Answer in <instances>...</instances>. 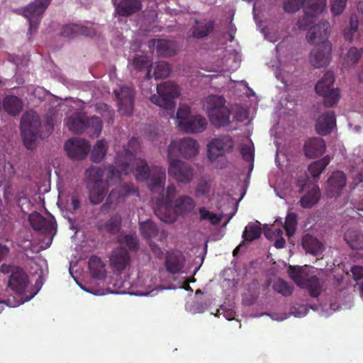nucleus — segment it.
Segmentation results:
<instances>
[{
    "label": "nucleus",
    "mask_w": 363,
    "mask_h": 363,
    "mask_svg": "<svg viewBox=\"0 0 363 363\" xmlns=\"http://www.w3.org/2000/svg\"><path fill=\"white\" fill-rule=\"evenodd\" d=\"M140 149V143L135 137L131 138L123 147L122 152H117L115 164L121 167L125 174L133 173L137 180L146 181L152 192H157L163 187L166 181L165 169L159 166L150 167L146 161L135 158Z\"/></svg>",
    "instance_id": "nucleus-1"
},
{
    "label": "nucleus",
    "mask_w": 363,
    "mask_h": 363,
    "mask_svg": "<svg viewBox=\"0 0 363 363\" xmlns=\"http://www.w3.org/2000/svg\"><path fill=\"white\" fill-rule=\"evenodd\" d=\"M330 25L327 21H321L313 25L308 30L306 38L309 43L318 44L311 52L309 62L315 68L327 66L331 60L332 44L328 40Z\"/></svg>",
    "instance_id": "nucleus-2"
},
{
    "label": "nucleus",
    "mask_w": 363,
    "mask_h": 363,
    "mask_svg": "<svg viewBox=\"0 0 363 363\" xmlns=\"http://www.w3.org/2000/svg\"><path fill=\"white\" fill-rule=\"evenodd\" d=\"M0 272L9 275L7 288L18 295V299L13 303L9 298L6 301L10 307H16L30 301L39 291V289H32L29 276L21 267L2 264L0 266Z\"/></svg>",
    "instance_id": "nucleus-3"
},
{
    "label": "nucleus",
    "mask_w": 363,
    "mask_h": 363,
    "mask_svg": "<svg viewBox=\"0 0 363 363\" xmlns=\"http://www.w3.org/2000/svg\"><path fill=\"white\" fill-rule=\"evenodd\" d=\"M326 6V0H284L283 9L285 12L294 13L303 7L304 16L298 20V28L307 30L313 26L316 16L321 13Z\"/></svg>",
    "instance_id": "nucleus-4"
},
{
    "label": "nucleus",
    "mask_w": 363,
    "mask_h": 363,
    "mask_svg": "<svg viewBox=\"0 0 363 363\" xmlns=\"http://www.w3.org/2000/svg\"><path fill=\"white\" fill-rule=\"evenodd\" d=\"M65 125L74 134L86 131L91 138L98 137L102 130V121L99 117H87L84 114H74L67 117Z\"/></svg>",
    "instance_id": "nucleus-5"
},
{
    "label": "nucleus",
    "mask_w": 363,
    "mask_h": 363,
    "mask_svg": "<svg viewBox=\"0 0 363 363\" xmlns=\"http://www.w3.org/2000/svg\"><path fill=\"white\" fill-rule=\"evenodd\" d=\"M225 103V99L220 96L211 95L206 98V112L211 123L216 127H225L230 122V111Z\"/></svg>",
    "instance_id": "nucleus-6"
},
{
    "label": "nucleus",
    "mask_w": 363,
    "mask_h": 363,
    "mask_svg": "<svg viewBox=\"0 0 363 363\" xmlns=\"http://www.w3.org/2000/svg\"><path fill=\"white\" fill-rule=\"evenodd\" d=\"M289 277L296 284L306 288L311 297H318L323 289V281L315 275L308 276L301 267L289 266L288 269Z\"/></svg>",
    "instance_id": "nucleus-7"
},
{
    "label": "nucleus",
    "mask_w": 363,
    "mask_h": 363,
    "mask_svg": "<svg viewBox=\"0 0 363 363\" xmlns=\"http://www.w3.org/2000/svg\"><path fill=\"white\" fill-rule=\"evenodd\" d=\"M41 122L39 116L34 113H26L21 120V130L23 143L26 148L33 150L37 139L40 137Z\"/></svg>",
    "instance_id": "nucleus-8"
},
{
    "label": "nucleus",
    "mask_w": 363,
    "mask_h": 363,
    "mask_svg": "<svg viewBox=\"0 0 363 363\" xmlns=\"http://www.w3.org/2000/svg\"><path fill=\"white\" fill-rule=\"evenodd\" d=\"M180 94L179 86L172 81L165 82L157 86V94L150 97L154 104L167 110H172L175 107L174 99Z\"/></svg>",
    "instance_id": "nucleus-9"
},
{
    "label": "nucleus",
    "mask_w": 363,
    "mask_h": 363,
    "mask_svg": "<svg viewBox=\"0 0 363 363\" xmlns=\"http://www.w3.org/2000/svg\"><path fill=\"white\" fill-rule=\"evenodd\" d=\"M52 0H35L24 8L18 9L14 12L25 17L29 23L28 33L35 32L40 23L43 14Z\"/></svg>",
    "instance_id": "nucleus-10"
},
{
    "label": "nucleus",
    "mask_w": 363,
    "mask_h": 363,
    "mask_svg": "<svg viewBox=\"0 0 363 363\" xmlns=\"http://www.w3.org/2000/svg\"><path fill=\"white\" fill-rule=\"evenodd\" d=\"M334 82L333 72L327 71L315 86L317 94L323 98L324 106L328 108L336 105L340 98L339 89L332 88Z\"/></svg>",
    "instance_id": "nucleus-11"
},
{
    "label": "nucleus",
    "mask_w": 363,
    "mask_h": 363,
    "mask_svg": "<svg viewBox=\"0 0 363 363\" xmlns=\"http://www.w3.org/2000/svg\"><path fill=\"white\" fill-rule=\"evenodd\" d=\"M168 162V174L177 182L187 184L193 181L195 172L191 164L169 157Z\"/></svg>",
    "instance_id": "nucleus-12"
},
{
    "label": "nucleus",
    "mask_w": 363,
    "mask_h": 363,
    "mask_svg": "<svg viewBox=\"0 0 363 363\" xmlns=\"http://www.w3.org/2000/svg\"><path fill=\"white\" fill-rule=\"evenodd\" d=\"M199 144L196 140L184 138L178 143L172 141L167 147L169 157H174L179 155L186 159H190L198 154Z\"/></svg>",
    "instance_id": "nucleus-13"
},
{
    "label": "nucleus",
    "mask_w": 363,
    "mask_h": 363,
    "mask_svg": "<svg viewBox=\"0 0 363 363\" xmlns=\"http://www.w3.org/2000/svg\"><path fill=\"white\" fill-rule=\"evenodd\" d=\"M234 145V140L229 135H223L213 139L207 146L209 160L214 161L219 157L230 152L233 150Z\"/></svg>",
    "instance_id": "nucleus-14"
},
{
    "label": "nucleus",
    "mask_w": 363,
    "mask_h": 363,
    "mask_svg": "<svg viewBox=\"0 0 363 363\" xmlns=\"http://www.w3.org/2000/svg\"><path fill=\"white\" fill-rule=\"evenodd\" d=\"M114 93L120 113L124 116H130L134 106L135 92L133 89L122 86L119 90H114Z\"/></svg>",
    "instance_id": "nucleus-15"
},
{
    "label": "nucleus",
    "mask_w": 363,
    "mask_h": 363,
    "mask_svg": "<svg viewBox=\"0 0 363 363\" xmlns=\"http://www.w3.org/2000/svg\"><path fill=\"white\" fill-rule=\"evenodd\" d=\"M69 157L73 160H82L90 150V144L85 139L73 138L66 141L65 146Z\"/></svg>",
    "instance_id": "nucleus-16"
},
{
    "label": "nucleus",
    "mask_w": 363,
    "mask_h": 363,
    "mask_svg": "<svg viewBox=\"0 0 363 363\" xmlns=\"http://www.w3.org/2000/svg\"><path fill=\"white\" fill-rule=\"evenodd\" d=\"M336 128V118L333 111L320 114L315 120V130L321 136L330 135Z\"/></svg>",
    "instance_id": "nucleus-17"
},
{
    "label": "nucleus",
    "mask_w": 363,
    "mask_h": 363,
    "mask_svg": "<svg viewBox=\"0 0 363 363\" xmlns=\"http://www.w3.org/2000/svg\"><path fill=\"white\" fill-rule=\"evenodd\" d=\"M109 262L113 270L121 272L130 263V255L128 250L121 246L116 247L111 252Z\"/></svg>",
    "instance_id": "nucleus-18"
},
{
    "label": "nucleus",
    "mask_w": 363,
    "mask_h": 363,
    "mask_svg": "<svg viewBox=\"0 0 363 363\" xmlns=\"http://www.w3.org/2000/svg\"><path fill=\"white\" fill-rule=\"evenodd\" d=\"M28 221L36 231H41L43 233H52L56 230L55 220L52 219H46L40 213L35 211L31 213L28 216Z\"/></svg>",
    "instance_id": "nucleus-19"
},
{
    "label": "nucleus",
    "mask_w": 363,
    "mask_h": 363,
    "mask_svg": "<svg viewBox=\"0 0 363 363\" xmlns=\"http://www.w3.org/2000/svg\"><path fill=\"white\" fill-rule=\"evenodd\" d=\"M346 185V176L343 172H334L328 180L327 196L330 198L339 196Z\"/></svg>",
    "instance_id": "nucleus-20"
},
{
    "label": "nucleus",
    "mask_w": 363,
    "mask_h": 363,
    "mask_svg": "<svg viewBox=\"0 0 363 363\" xmlns=\"http://www.w3.org/2000/svg\"><path fill=\"white\" fill-rule=\"evenodd\" d=\"M185 262V257L181 252L172 251L167 253L164 266L169 273L179 274L184 268Z\"/></svg>",
    "instance_id": "nucleus-21"
},
{
    "label": "nucleus",
    "mask_w": 363,
    "mask_h": 363,
    "mask_svg": "<svg viewBox=\"0 0 363 363\" xmlns=\"http://www.w3.org/2000/svg\"><path fill=\"white\" fill-rule=\"evenodd\" d=\"M325 147V142L323 138L315 137L305 142L303 150L307 157L315 158L324 153Z\"/></svg>",
    "instance_id": "nucleus-22"
},
{
    "label": "nucleus",
    "mask_w": 363,
    "mask_h": 363,
    "mask_svg": "<svg viewBox=\"0 0 363 363\" xmlns=\"http://www.w3.org/2000/svg\"><path fill=\"white\" fill-rule=\"evenodd\" d=\"M108 190V185L105 181H97L91 184L89 194L90 202L98 205L104 200Z\"/></svg>",
    "instance_id": "nucleus-23"
},
{
    "label": "nucleus",
    "mask_w": 363,
    "mask_h": 363,
    "mask_svg": "<svg viewBox=\"0 0 363 363\" xmlns=\"http://www.w3.org/2000/svg\"><path fill=\"white\" fill-rule=\"evenodd\" d=\"M301 245L306 253L314 256L321 255L324 250L323 244L310 234H306L303 236Z\"/></svg>",
    "instance_id": "nucleus-24"
},
{
    "label": "nucleus",
    "mask_w": 363,
    "mask_h": 363,
    "mask_svg": "<svg viewBox=\"0 0 363 363\" xmlns=\"http://www.w3.org/2000/svg\"><path fill=\"white\" fill-rule=\"evenodd\" d=\"M170 71V65L167 62L160 61L148 67L145 77L148 79L152 77L155 79L165 78L169 76Z\"/></svg>",
    "instance_id": "nucleus-25"
},
{
    "label": "nucleus",
    "mask_w": 363,
    "mask_h": 363,
    "mask_svg": "<svg viewBox=\"0 0 363 363\" xmlns=\"http://www.w3.org/2000/svg\"><path fill=\"white\" fill-rule=\"evenodd\" d=\"M156 46L157 54L163 57H171L177 54L178 46L174 41L164 39L152 40Z\"/></svg>",
    "instance_id": "nucleus-26"
},
{
    "label": "nucleus",
    "mask_w": 363,
    "mask_h": 363,
    "mask_svg": "<svg viewBox=\"0 0 363 363\" xmlns=\"http://www.w3.org/2000/svg\"><path fill=\"white\" fill-rule=\"evenodd\" d=\"M118 13L122 16H128L142 9V0H122L116 5V1L113 0Z\"/></svg>",
    "instance_id": "nucleus-27"
},
{
    "label": "nucleus",
    "mask_w": 363,
    "mask_h": 363,
    "mask_svg": "<svg viewBox=\"0 0 363 363\" xmlns=\"http://www.w3.org/2000/svg\"><path fill=\"white\" fill-rule=\"evenodd\" d=\"M207 125L206 119L201 116H191L181 127L186 133H201Z\"/></svg>",
    "instance_id": "nucleus-28"
},
{
    "label": "nucleus",
    "mask_w": 363,
    "mask_h": 363,
    "mask_svg": "<svg viewBox=\"0 0 363 363\" xmlns=\"http://www.w3.org/2000/svg\"><path fill=\"white\" fill-rule=\"evenodd\" d=\"M94 30L77 24L65 26L61 31V35L65 38H73L79 35L91 36L94 35Z\"/></svg>",
    "instance_id": "nucleus-29"
},
{
    "label": "nucleus",
    "mask_w": 363,
    "mask_h": 363,
    "mask_svg": "<svg viewBox=\"0 0 363 363\" xmlns=\"http://www.w3.org/2000/svg\"><path fill=\"white\" fill-rule=\"evenodd\" d=\"M155 213L158 218L164 223H172L177 219L174 205L169 206L167 203H156Z\"/></svg>",
    "instance_id": "nucleus-30"
},
{
    "label": "nucleus",
    "mask_w": 363,
    "mask_h": 363,
    "mask_svg": "<svg viewBox=\"0 0 363 363\" xmlns=\"http://www.w3.org/2000/svg\"><path fill=\"white\" fill-rule=\"evenodd\" d=\"M4 110L11 116L18 115L23 109L22 101L17 96L9 95L2 101Z\"/></svg>",
    "instance_id": "nucleus-31"
},
{
    "label": "nucleus",
    "mask_w": 363,
    "mask_h": 363,
    "mask_svg": "<svg viewBox=\"0 0 363 363\" xmlns=\"http://www.w3.org/2000/svg\"><path fill=\"white\" fill-rule=\"evenodd\" d=\"M88 265L91 277L97 279H103L106 277L105 265L100 257L96 255L91 256Z\"/></svg>",
    "instance_id": "nucleus-32"
},
{
    "label": "nucleus",
    "mask_w": 363,
    "mask_h": 363,
    "mask_svg": "<svg viewBox=\"0 0 363 363\" xmlns=\"http://www.w3.org/2000/svg\"><path fill=\"white\" fill-rule=\"evenodd\" d=\"M121 225L122 217L120 214L116 213L103 224L98 225V229L99 231H104L110 235H116L119 233Z\"/></svg>",
    "instance_id": "nucleus-33"
},
{
    "label": "nucleus",
    "mask_w": 363,
    "mask_h": 363,
    "mask_svg": "<svg viewBox=\"0 0 363 363\" xmlns=\"http://www.w3.org/2000/svg\"><path fill=\"white\" fill-rule=\"evenodd\" d=\"M320 190L318 185H313L306 194L303 196L299 202L301 206L304 208H311L315 206L320 199Z\"/></svg>",
    "instance_id": "nucleus-34"
},
{
    "label": "nucleus",
    "mask_w": 363,
    "mask_h": 363,
    "mask_svg": "<svg viewBox=\"0 0 363 363\" xmlns=\"http://www.w3.org/2000/svg\"><path fill=\"white\" fill-rule=\"evenodd\" d=\"M343 36L349 42L359 40V20L356 15L350 16V25L343 30Z\"/></svg>",
    "instance_id": "nucleus-35"
},
{
    "label": "nucleus",
    "mask_w": 363,
    "mask_h": 363,
    "mask_svg": "<svg viewBox=\"0 0 363 363\" xmlns=\"http://www.w3.org/2000/svg\"><path fill=\"white\" fill-rule=\"evenodd\" d=\"M195 23L191 30L192 31V37L197 39H201L208 36L214 29V23L212 21L203 23L196 20Z\"/></svg>",
    "instance_id": "nucleus-36"
},
{
    "label": "nucleus",
    "mask_w": 363,
    "mask_h": 363,
    "mask_svg": "<svg viewBox=\"0 0 363 363\" xmlns=\"http://www.w3.org/2000/svg\"><path fill=\"white\" fill-rule=\"evenodd\" d=\"M139 230L143 238L147 241L155 238L159 233L157 225L152 220L139 222Z\"/></svg>",
    "instance_id": "nucleus-37"
},
{
    "label": "nucleus",
    "mask_w": 363,
    "mask_h": 363,
    "mask_svg": "<svg viewBox=\"0 0 363 363\" xmlns=\"http://www.w3.org/2000/svg\"><path fill=\"white\" fill-rule=\"evenodd\" d=\"M196 206L194 200L189 196H179L174 203V207L182 214L191 212Z\"/></svg>",
    "instance_id": "nucleus-38"
},
{
    "label": "nucleus",
    "mask_w": 363,
    "mask_h": 363,
    "mask_svg": "<svg viewBox=\"0 0 363 363\" xmlns=\"http://www.w3.org/2000/svg\"><path fill=\"white\" fill-rule=\"evenodd\" d=\"M261 234L260 223L258 221L256 223L250 222L245 227L242 237L244 242H252L259 238Z\"/></svg>",
    "instance_id": "nucleus-39"
},
{
    "label": "nucleus",
    "mask_w": 363,
    "mask_h": 363,
    "mask_svg": "<svg viewBox=\"0 0 363 363\" xmlns=\"http://www.w3.org/2000/svg\"><path fill=\"white\" fill-rule=\"evenodd\" d=\"M107 150V142L105 140H98L91 152V160L95 163L100 162L106 155Z\"/></svg>",
    "instance_id": "nucleus-40"
},
{
    "label": "nucleus",
    "mask_w": 363,
    "mask_h": 363,
    "mask_svg": "<svg viewBox=\"0 0 363 363\" xmlns=\"http://www.w3.org/2000/svg\"><path fill=\"white\" fill-rule=\"evenodd\" d=\"M330 162L329 155L323 157L322 159L313 162L308 166V172L313 178H318L323 171L326 168Z\"/></svg>",
    "instance_id": "nucleus-41"
},
{
    "label": "nucleus",
    "mask_w": 363,
    "mask_h": 363,
    "mask_svg": "<svg viewBox=\"0 0 363 363\" xmlns=\"http://www.w3.org/2000/svg\"><path fill=\"white\" fill-rule=\"evenodd\" d=\"M345 240L353 250L363 249V235L357 231H347Z\"/></svg>",
    "instance_id": "nucleus-42"
},
{
    "label": "nucleus",
    "mask_w": 363,
    "mask_h": 363,
    "mask_svg": "<svg viewBox=\"0 0 363 363\" xmlns=\"http://www.w3.org/2000/svg\"><path fill=\"white\" fill-rule=\"evenodd\" d=\"M84 196L77 191L70 194L67 199L66 206L67 210L71 213H75L82 207Z\"/></svg>",
    "instance_id": "nucleus-43"
},
{
    "label": "nucleus",
    "mask_w": 363,
    "mask_h": 363,
    "mask_svg": "<svg viewBox=\"0 0 363 363\" xmlns=\"http://www.w3.org/2000/svg\"><path fill=\"white\" fill-rule=\"evenodd\" d=\"M298 224V216L296 213H288L284 222V229L286 234L289 238L292 237L296 230Z\"/></svg>",
    "instance_id": "nucleus-44"
},
{
    "label": "nucleus",
    "mask_w": 363,
    "mask_h": 363,
    "mask_svg": "<svg viewBox=\"0 0 363 363\" xmlns=\"http://www.w3.org/2000/svg\"><path fill=\"white\" fill-rule=\"evenodd\" d=\"M121 201V199L117 195L116 190L113 189L108 194L105 203L101 206V211L103 213H107L111 209H114Z\"/></svg>",
    "instance_id": "nucleus-45"
},
{
    "label": "nucleus",
    "mask_w": 363,
    "mask_h": 363,
    "mask_svg": "<svg viewBox=\"0 0 363 363\" xmlns=\"http://www.w3.org/2000/svg\"><path fill=\"white\" fill-rule=\"evenodd\" d=\"M272 287L276 292L284 296H291L294 291V287L281 279H279L274 281Z\"/></svg>",
    "instance_id": "nucleus-46"
},
{
    "label": "nucleus",
    "mask_w": 363,
    "mask_h": 363,
    "mask_svg": "<svg viewBox=\"0 0 363 363\" xmlns=\"http://www.w3.org/2000/svg\"><path fill=\"white\" fill-rule=\"evenodd\" d=\"M177 194V188L174 184L169 185L160 199L157 200V203H167L169 206H172L174 202L173 199Z\"/></svg>",
    "instance_id": "nucleus-47"
},
{
    "label": "nucleus",
    "mask_w": 363,
    "mask_h": 363,
    "mask_svg": "<svg viewBox=\"0 0 363 363\" xmlns=\"http://www.w3.org/2000/svg\"><path fill=\"white\" fill-rule=\"evenodd\" d=\"M362 54V48H357L354 46L351 47L346 55L345 61L347 64H350L351 65L354 66L359 62Z\"/></svg>",
    "instance_id": "nucleus-48"
},
{
    "label": "nucleus",
    "mask_w": 363,
    "mask_h": 363,
    "mask_svg": "<svg viewBox=\"0 0 363 363\" xmlns=\"http://www.w3.org/2000/svg\"><path fill=\"white\" fill-rule=\"evenodd\" d=\"M115 190L116 191L117 195L118 197H120L121 201L123 200L125 197L132 194H138V191L135 189V186L132 183L123 184Z\"/></svg>",
    "instance_id": "nucleus-49"
},
{
    "label": "nucleus",
    "mask_w": 363,
    "mask_h": 363,
    "mask_svg": "<svg viewBox=\"0 0 363 363\" xmlns=\"http://www.w3.org/2000/svg\"><path fill=\"white\" fill-rule=\"evenodd\" d=\"M118 242L121 244H125L130 250L137 251L139 248L138 240L136 236L133 235H125L118 238Z\"/></svg>",
    "instance_id": "nucleus-50"
},
{
    "label": "nucleus",
    "mask_w": 363,
    "mask_h": 363,
    "mask_svg": "<svg viewBox=\"0 0 363 363\" xmlns=\"http://www.w3.org/2000/svg\"><path fill=\"white\" fill-rule=\"evenodd\" d=\"M191 116L190 107L187 105H180L177 112L178 125L181 128Z\"/></svg>",
    "instance_id": "nucleus-51"
},
{
    "label": "nucleus",
    "mask_w": 363,
    "mask_h": 363,
    "mask_svg": "<svg viewBox=\"0 0 363 363\" xmlns=\"http://www.w3.org/2000/svg\"><path fill=\"white\" fill-rule=\"evenodd\" d=\"M86 175L90 182L94 184V182H96L97 181H104L103 177L104 175V171L101 168L91 167L86 169Z\"/></svg>",
    "instance_id": "nucleus-52"
},
{
    "label": "nucleus",
    "mask_w": 363,
    "mask_h": 363,
    "mask_svg": "<svg viewBox=\"0 0 363 363\" xmlns=\"http://www.w3.org/2000/svg\"><path fill=\"white\" fill-rule=\"evenodd\" d=\"M210 191V183L206 179H201L196 188L195 195L196 196H203L208 197L209 196Z\"/></svg>",
    "instance_id": "nucleus-53"
},
{
    "label": "nucleus",
    "mask_w": 363,
    "mask_h": 363,
    "mask_svg": "<svg viewBox=\"0 0 363 363\" xmlns=\"http://www.w3.org/2000/svg\"><path fill=\"white\" fill-rule=\"evenodd\" d=\"M150 61L146 56L136 55L133 60V65L134 68L138 71L143 70L149 66Z\"/></svg>",
    "instance_id": "nucleus-54"
},
{
    "label": "nucleus",
    "mask_w": 363,
    "mask_h": 363,
    "mask_svg": "<svg viewBox=\"0 0 363 363\" xmlns=\"http://www.w3.org/2000/svg\"><path fill=\"white\" fill-rule=\"evenodd\" d=\"M240 154L245 161L250 162L251 168H252L255 157L254 150L249 145H244L240 148Z\"/></svg>",
    "instance_id": "nucleus-55"
},
{
    "label": "nucleus",
    "mask_w": 363,
    "mask_h": 363,
    "mask_svg": "<svg viewBox=\"0 0 363 363\" xmlns=\"http://www.w3.org/2000/svg\"><path fill=\"white\" fill-rule=\"evenodd\" d=\"M121 174H125L121 167L116 164V167L113 165L109 167L107 177L110 181L118 182Z\"/></svg>",
    "instance_id": "nucleus-56"
},
{
    "label": "nucleus",
    "mask_w": 363,
    "mask_h": 363,
    "mask_svg": "<svg viewBox=\"0 0 363 363\" xmlns=\"http://www.w3.org/2000/svg\"><path fill=\"white\" fill-rule=\"evenodd\" d=\"M347 0H334L331 4V12L334 16L340 15L346 6Z\"/></svg>",
    "instance_id": "nucleus-57"
},
{
    "label": "nucleus",
    "mask_w": 363,
    "mask_h": 363,
    "mask_svg": "<svg viewBox=\"0 0 363 363\" xmlns=\"http://www.w3.org/2000/svg\"><path fill=\"white\" fill-rule=\"evenodd\" d=\"M98 108L103 109L105 113L102 115L103 118L107 120L108 123H113L114 111L111 108L106 104H101Z\"/></svg>",
    "instance_id": "nucleus-58"
},
{
    "label": "nucleus",
    "mask_w": 363,
    "mask_h": 363,
    "mask_svg": "<svg viewBox=\"0 0 363 363\" xmlns=\"http://www.w3.org/2000/svg\"><path fill=\"white\" fill-rule=\"evenodd\" d=\"M351 272L355 280H359L363 278V267L354 266L352 267Z\"/></svg>",
    "instance_id": "nucleus-59"
},
{
    "label": "nucleus",
    "mask_w": 363,
    "mask_h": 363,
    "mask_svg": "<svg viewBox=\"0 0 363 363\" xmlns=\"http://www.w3.org/2000/svg\"><path fill=\"white\" fill-rule=\"evenodd\" d=\"M199 212L200 214L199 220L201 221L202 220H208L209 217H211V215L212 212L208 211L205 207H201L199 208Z\"/></svg>",
    "instance_id": "nucleus-60"
},
{
    "label": "nucleus",
    "mask_w": 363,
    "mask_h": 363,
    "mask_svg": "<svg viewBox=\"0 0 363 363\" xmlns=\"http://www.w3.org/2000/svg\"><path fill=\"white\" fill-rule=\"evenodd\" d=\"M147 242L149 243V245L150 247L152 252L155 255L159 256L162 254V251L161 248L157 244H155L152 240H149Z\"/></svg>",
    "instance_id": "nucleus-61"
},
{
    "label": "nucleus",
    "mask_w": 363,
    "mask_h": 363,
    "mask_svg": "<svg viewBox=\"0 0 363 363\" xmlns=\"http://www.w3.org/2000/svg\"><path fill=\"white\" fill-rule=\"evenodd\" d=\"M9 252V248L6 245L0 243V262L7 256Z\"/></svg>",
    "instance_id": "nucleus-62"
},
{
    "label": "nucleus",
    "mask_w": 363,
    "mask_h": 363,
    "mask_svg": "<svg viewBox=\"0 0 363 363\" xmlns=\"http://www.w3.org/2000/svg\"><path fill=\"white\" fill-rule=\"evenodd\" d=\"M222 217L212 212L211 217H209V221L212 225H218L220 223Z\"/></svg>",
    "instance_id": "nucleus-63"
},
{
    "label": "nucleus",
    "mask_w": 363,
    "mask_h": 363,
    "mask_svg": "<svg viewBox=\"0 0 363 363\" xmlns=\"http://www.w3.org/2000/svg\"><path fill=\"white\" fill-rule=\"evenodd\" d=\"M286 241L283 237L278 238L274 242V247L277 249H281L284 247Z\"/></svg>",
    "instance_id": "nucleus-64"
}]
</instances>
